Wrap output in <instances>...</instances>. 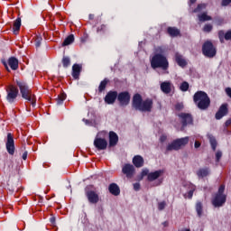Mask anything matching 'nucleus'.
Here are the masks:
<instances>
[{
	"label": "nucleus",
	"instance_id": "nucleus-1",
	"mask_svg": "<svg viewBox=\"0 0 231 231\" xmlns=\"http://www.w3.org/2000/svg\"><path fill=\"white\" fill-rule=\"evenodd\" d=\"M133 107L136 111L149 112L152 109V99L143 100L140 94H135L133 97Z\"/></svg>",
	"mask_w": 231,
	"mask_h": 231
},
{
	"label": "nucleus",
	"instance_id": "nucleus-2",
	"mask_svg": "<svg viewBox=\"0 0 231 231\" xmlns=\"http://www.w3.org/2000/svg\"><path fill=\"white\" fill-rule=\"evenodd\" d=\"M193 100L199 109H202L203 111H205V109H208L210 106V97H208V95L203 91H198L195 93Z\"/></svg>",
	"mask_w": 231,
	"mask_h": 231
},
{
	"label": "nucleus",
	"instance_id": "nucleus-3",
	"mask_svg": "<svg viewBox=\"0 0 231 231\" xmlns=\"http://www.w3.org/2000/svg\"><path fill=\"white\" fill-rule=\"evenodd\" d=\"M16 84L20 89V93L22 94V97L25 100H28V102H31V104L35 106V96L32 95V90L24 81H19L16 80Z\"/></svg>",
	"mask_w": 231,
	"mask_h": 231
},
{
	"label": "nucleus",
	"instance_id": "nucleus-4",
	"mask_svg": "<svg viewBox=\"0 0 231 231\" xmlns=\"http://www.w3.org/2000/svg\"><path fill=\"white\" fill-rule=\"evenodd\" d=\"M225 192V185H220L217 193L212 199V205L215 207H223L224 203H226V195L224 194Z\"/></svg>",
	"mask_w": 231,
	"mask_h": 231
},
{
	"label": "nucleus",
	"instance_id": "nucleus-5",
	"mask_svg": "<svg viewBox=\"0 0 231 231\" xmlns=\"http://www.w3.org/2000/svg\"><path fill=\"white\" fill-rule=\"evenodd\" d=\"M189 143V136L174 140L171 143H169L166 147V152L180 151L181 147H185Z\"/></svg>",
	"mask_w": 231,
	"mask_h": 231
},
{
	"label": "nucleus",
	"instance_id": "nucleus-6",
	"mask_svg": "<svg viewBox=\"0 0 231 231\" xmlns=\"http://www.w3.org/2000/svg\"><path fill=\"white\" fill-rule=\"evenodd\" d=\"M202 53L205 57L208 59H213V57L217 53L214 43L210 41H206L202 45Z\"/></svg>",
	"mask_w": 231,
	"mask_h": 231
},
{
	"label": "nucleus",
	"instance_id": "nucleus-7",
	"mask_svg": "<svg viewBox=\"0 0 231 231\" xmlns=\"http://www.w3.org/2000/svg\"><path fill=\"white\" fill-rule=\"evenodd\" d=\"M179 118H180V122L182 124L180 131H185V127H187V125H192L194 122L192 115L187 113L179 114Z\"/></svg>",
	"mask_w": 231,
	"mask_h": 231
},
{
	"label": "nucleus",
	"instance_id": "nucleus-8",
	"mask_svg": "<svg viewBox=\"0 0 231 231\" xmlns=\"http://www.w3.org/2000/svg\"><path fill=\"white\" fill-rule=\"evenodd\" d=\"M85 194L88 202H90L92 205H97V203H98L100 198L96 191L89 189V187L85 189Z\"/></svg>",
	"mask_w": 231,
	"mask_h": 231
},
{
	"label": "nucleus",
	"instance_id": "nucleus-9",
	"mask_svg": "<svg viewBox=\"0 0 231 231\" xmlns=\"http://www.w3.org/2000/svg\"><path fill=\"white\" fill-rule=\"evenodd\" d=\"M151 65L153 69H156V68L167 69V68L169 67V61H167V59H152L151 60Z\"/></svg>",
	"mask_w": 231,
	"mask_h": 231
},
{
	"label": "nucleus",
	"instance_id": "nucleus-10",
	"mask_svg": "<svg viewBox=\"0 0 231 231\" xmlns=\"http://www.w3.org/2000/svg\"><path fill=\"white\" fill-rule=\"evenodd\" d=\"M6 91V100H8L11 103L14 102V100L17 98V95H19V89H17L14 85H9Z\"/></svg>",
	"mask_w": 231,
	"mask_h": 231
},
{
	"label": "nucleus",
	"instance_id": "nucleus-11",
	"mask_svg": "<svg viewBox=\"0 0 231 231\" xmlns=\"http://www.w3.org/2000/svg\"><path fill=\"white\" fill-rule=\"evenodd\" d=\"M117 100L120 106H129V102H131V94L127 91L121 92L117 95Z\"/></svg>",
	"mask_w": 231,
	"mask_h": 231
},
{
	"label": "nucleus",
	"instance_id": "nucleus-12",
	"mask_svg": "<svg viewBox=\"0 0 231 231\" xmlns=\"http://www.w3.org/2000/svg\"><path fill=\"white\" fill-rule=\"evenodd\" d=\"M7 152L13 156L15 152V144L14 142V135L11 133L7 134V142H6Z\"/></svg>",
	"mask_w": 231,
	"mask_h": 231
},
{
	"label": "nucleus",
	"instance_id": "nucleus-13",
	"mask_svg": "<svg viewBox=\"0 0 231 231\" xmlns=\"http://www.w3.org/2000/svg\"><path fill=\"white\" fill-rule=\"evenodd\" d=\"M94 145L97 151H106L107 149V141L104 138L96 137Z\"/></svg>",
	"mask_w": 231,
	"mask_h": 231
},
{
	"label": "nucleus",
	"instance_id": "nucleus-14",
	"mask_svg": "<svg viewBox=\"0 0 231 231\" xmlns=\"http://www.w3.org/2000/svg\"><path fill=\"white\" fill-rule=\"evenodd\" d=\"M122 172L125 174L126 178H133L134 175V166L132 164H125Z\"/></svg>",
	"mask_w": 231,
	"mask_h": 231
},
{
	"label": "nucleus",
	"instance_id": "nucleus-15",
	"mask_svg": "<svg viewBox=\"0 0 231 231\" xmlns=\"http://www.w3.org/2000/svg\"><path fill=\"white\" fill-rule=\"evenodd\" d=\"M118 98V92L109 91L105 97L106 104H115V101Z\"/></svg>",
	"mask_w": 231,
	"mask_h": 231
},
{
	"label": "nucleus",
	"instance_id": "nucleus-16",
	"mask_svg": "<svg viewBox=\"0 0 231 231\" xmlns=\"http://www.w3.org/2000/svg\"><path fill=\"white\" fill-rule=\"evenodd\" d=\"M228 115V105L223 104L216 114L217 120H221L223 116Z\"/></svg>",
	"mask_w": 231,
	"mask_h": 231
},
{
	"label": "nucleus",
	"instance_id": "nucleus-17",
	"mask_svg": "<svg viewBox=\"0 0 231 231\" xmlns=\"http://www.w3.org/2000/svg\"><path fill=\"white\" fill-rule=\"evenodd\" d=\"M218 39L222 44L225 41H231V30L226 32L223 30L218 31Z\"/></svg>",
	"mask_w": 231,
	"mask_h": 231
},
{
	"label": "nucleus",
	"instance_id": "nucleus-18",
	"mask_svg": "<svg viewBox=\"0 0 231 231\" xmlns=\"http://www.w3.org/2000/svg\"><path fill=\"white\" fill-rule=\"evenodd\" d=\"M152 59H166L165 47L159 46L155 48L154 56Z\"/></svg>",
	"mask_w": 231,
	"mask_h": 231
},
{
	"label": "nucleus",
	"instance_id": "nucleus-19",
	"mask_svg": "<svg viewBox=\"0 0 231 231\" xmlns=\"http://www.w3.org/2000/svg\"><path fill=\"white\" fill-rule=\"evenodd\" d=\"M82 71V65L80 64H74L72 66V77L76 80L80 77V72Z\"/></svg>",
	"mask_w": 231,
	"mask_h": 231
},
{
	"label": "nucleus",
	"instance_id": "nucleus-20",
	"mask_svg": "<svg viewBox=\"0 0 231 231\" xmlns=\"http://www.w3.org/2000/svg\"><path fill=\"white\" fill-rule=\"evenodd\" d=\"M161 89L162 93L169 95L172 90V83H171V81H164L161 83Z\"/></svg>",
	"mask_w": 231,
	"mask_h": 231
},
{
	"label": "nucleus",
	"instance_id": "nucleus-21",
	"mask_svg": "<svg viewBox=\"0 0 231 231\" xmlns=\"http://www.w3.org/2000/svg\"><path fill=\"white\" fill-rule=\"evenodd\" d=\"M97 33L101 36L109 35V27L107 26V24L103 23L97 26Z\"/></svg>",
	"mask_w": 231,
	"mask_h": 231
},
{
	"label": "nucleus",
	"instance_id": "nucleus-22",
	"mask_svg": "<svg viewBox=\"0 0 231 231\" xmlns=\"http://www.w3.org/2000/svg\"><path fill=\"white\" fill-rule=\"evenodd\" d=\"M133 163L134 167H136L137 169L143 167V163H144L143 157H142L141 155H135L133 158Z\"/></svg>",
	"mask_w": 231,
	"mask_h": 231
},
{
	"label": "nucleus",
	"instance_id": "nucleus-23",
	"mask_svg": "<svg viewBox=\"0 0 231 231\" xmlns=\"http://www.w3.org/2000/svg\"><path fill=\"white\" fill-rule=\"evenodd\" d=\"M163 170H159L148 174V181H154V180H158L160 176L163 174Z\"/></svg>",
	"mask_w": 231,
	"mask_h": 231
},
{
	"label": "nucleus",
	"instance_id": "nucleus-24",
	"mask_svg": "<svg viewBox=\"0 0 231 231\" xmlns=\"http://www.w3.org/2000/svg\"><path fill=\"white\" fill-rule=\"evenodd\" d=\"M167 33L169 34L170 37H178L181 35V32L180 31V29L176 27H168Z\"/></svg>",
	"mask_w": 231,
	"mask_h": 231
},
{
	"label": "nucleus",
	"instance_id": "nucleus-25",
	"mask_svg": "<svg viewBox=\"0 0 231 231\" xmlns=\"http://www.w3.org/2000/svg\"><path fill=\"white\" fill-rule=\"evenodd\" d=\"M118 143V135L115 132L109 133V145L110 147H115Z\"/></svg>",
	"mask_w": 231,
	"mask_h": 231
},
{
	"label": "nucleus",
	"instance_id": "nucleus-26",
	"mask_svg": "<svg viewBox=\"0 0 231 231\" xmlns=\"http://www.w3.org/2000/svg\"><path fill=\"white\" fill-rule=\"evenodd\" d=\"M73 42H75V35L73 34H69V36H67L65 38V40L63 41V42L61 43V46H69L71 44H73Z\"/></svg>",
	"mask_w": 231,
	"mask_h": 231
},
{
	"label": "nucleus",
	"instance_id": "nucleus-27",
	"mask_svg": "<svg viewBox=\"0 0 231 231\" xmlns=\"http://www.w3.org/2000/svg\"><path fill=\"white\" fill-rule=\"evenodd\" d=\"M210 174V170L208 168H200L197 171V176L199 178H207Z\"/></svg>",
	"mask_w": 231,
	"mask_h": 231
},
{
	"label": "nucleus",
	"instance_id": "nucleus-28",
	"mask_svg": "<svg viewBox=\"0 0 231 231\" xmlns=\"http://www.w3.org/2000/svg\"><path fill=\"white\" fill-rule=\"evenodd\" d=\"M108 189L109 192H111L114 196H118L120 194V188L115 183L110 184Z\"/></svg>",
	"mask_w": 231,
	"mask_h": 231
},
{
	"label": "nucleus",
	"instance_id": "nucleus-29",
	"mask_svg": "<svg viewBox=\"0 0 231 231\" xmlns=\"http://www.w3.org/2000/svg\"><path fill=\"white\" fill-rule=\"evenodd\" d=\"M8 64L11 68V69H17L19 68V60L17 59H9L8 60Z\"/></svg>",
	"mask_w": 231,
	"mask_h": 231
},
{
	"label": "nucleus",
	"instance_id": "nucleus-30",
	"mask_svg": "<svg viewBox=\"0 0 231 231\" xmlns=\"http://www.w3.org/2000/svg\"><path fill=\"white\" fill-rule=\"evenodd\" d=\"M199 17V21L200 23H205L207 21H212V17L208 14H207V13H202L201 14L198 15Z\"/></svg>",
	"mask_w": 231,
	"mask_h": 231
},
{
	"label": "nucleus",
	"instance_id": "nucleus-31",
	"mask_svg": "<svg viewBox=\"0 0 231 231\" xmlns=\"http://www.w3.org/2000/svg\"><path fill=\"white\" fill-rule=\"evenodd\" d=\"M21 30V18H17L13 24V32L16 33V32H19Z\"/></svg>",
	"mask_w": 231,
	"mask_h": 231
},
{
	"label": "nucleus",
	"instance_id": "nucleus-32",
	"mask_svg": "<svg viewBox=\"0 0 231 231\" xmlns=\"http://www.w3.org/2000/svg\"><path fill=\"white\" fill-rule=\"evenodd\" d=\"M107 84H109V79H105L103 81H101V83L98 87L99 93H102V91H104L106 89Z\"/></svg>",
	"mask_w": 231,
	"mask_h": 231
},
{
	"label": "nucleus",
	"instance_id": "nucleus-33",
	"mask_svg": "<svg viewBox=\"0 0 231 231\" xmlns=\"http://www.w3.org/2000/svg\"><path fill=\"white\" fill-rule=\"evenodd\" d=\"M196 210H197V214H198L199 217H201V216L203 214V204H201V202H197Z\"/></svg>",
	"mask_w": 231,
	"mask_h": 231
},
{
	"label": "nucleus",
	"instance_id": "nucleus-34",
	"mask_svg": "<svg viewBox=\"0 0 231 231\" xmlns=\"http://www.w3.org/2000/svg\"><path fill=\"white\" fill-rule=\"evenodd\" d=\"M209 143L213 151H216V148L217 147V141H216L214 136H209Z\"/></svg>",
	"mask_w": 231,
	"mask_h": 231
},
{
	"label": "nucleus",
	"instance_id": "nucleus-35",
	"mask_svg": "<svg viewBox=\"0 0 231 231\" xmlns=\"http://www.w3.org/2000/svg\"><path fill=\"white\" fill-rule=\"evenodd\" d=\"M207 8V5L199 4L198 6L193 10L194 14H198L201 12V10H205Z\"/></svg>",
	"mask_w": 231,
	"mask_h": 231
},
{
	"label": "nucleus",
	"instance_id": "nucleus-36",
	"mask_svg": "<svg viewBox=\"0 0 231 231\" xmlns=\"http://www.w3.org/2000/svg\"><path fill=\"white\" fill-rule=\"evenodd\" d=\"M65 100H66V94L64 93L59 95L58 98H56V102L58 106H60V104H62V102H64Z\"/></svg>",
	"mask_w": 231,
	"mask_h": 231
},
{
	"label": "nucleus",
	"instance_id": "nucleus-37",
	"mask_svg": "<svg viewBox=\"0 0 231 231\" xmlns=\"http://www.w3.org/2000/svg\"><path fill=\"white\" fill-rule=\"evenodd\" d=\"M42 42V37L37 36L34 40V44L36 48H41V44Z\"/></svg>",
	"mask_w": 231,
	"mask_h": 231
},
{
	"label": "nucleus",
	"instance_id": "nucleus-38",
	"mask_svg": "<svg viewBox=\"0 0 231 231\" xmlns=\"http://www.w3.org/2000/svg\"><path fill=\"white\" fill-rule=\"evenodd\" d=\"M176 62L180 68H185V66H187V60H185V59H177Z\"/></svg>",
	"mask_w": 231,
	"mask_h": 231
},
{
	"label": "nucleus",
	"instance_id": "nucleus-39",
	"mask_svg": "<svg viewBox=\"0 0 231 231\" xmlns=\"http://www.w3.org/2000/svg\"><path fill=\"white\" fill-rule=\"evenodd\" d=\"M213 26L210 23H208L206 25H204L203 27V32H206L207 33H210V32H212Z\"/></svg>",
	"mask_w": 231,
	"mask_h": 231
},
{
	"label": "nucleus",
	"instance_id": "nucleus-40",
	"mask_svg": "<svg viewBox=\"0 0 231 231\" xmlns=\"http://www.w3.org/2000/svg\"><path fill=\"white\" fill-rule=\"evenodd\" d=\"M181 91H188L189 90V83L187 81H184L180 85Z\"/></svg>",
	"mask_w": 231,
	"mask_h": 231
},
{
	"label": "nucleus",
	"instance_id": "nucleus-41",
	"mask_svg": "<svg viewBox=\"0 0 231 231\" xmlns=\"http://www.w3.org/2000/svg\"><path fill=\"white\" fill-rule=\"evenodd\" d=\"M89 39V34L88 32H85L83 36L80 38L81 42H88V40Z\"/></svg>",
	"mask_w": 231,
	"mask_h": 231
},
{
	"label": "nucleus",
	"instance_id": "nucleus-42",
	"mask_svg": "<svg viewBox=\"0 0 231 231\" xmlns=\"http://www.w3.org/2000/svg\"><path fill=\"white\" fill-rule=\"evenodd\" d=\"M167 207V203L165 201H162L158 203V209L159 210H163Z\"/></svg>",
	"mask_w": 231,
	"mask_h": 231
},
{
	"label": "nucleus",
	"instance_id": "nucleus-43",
	"mask_svg": "<svg viewBox=\"0 0 231 231\" xmlns=\"http://www.w3.org/2000/svg\"><path fill=\"white\" fill-rule=\"evenodd\" d=\"M62 64H63L64 68H68V66H69V64H71V62L69 61V59H63Z\"/></svg>",
	"mask_w": 231,
	"mask_h": 231
},
{
	"label": "nucleus",
	"instance_id": "nucleus-44",
	"mask_svg": "<svg viewBox=\"0 0 231 231\" xmlns=\"http://www.w3.org/2000/svg\"><path fill=\"white\" fill-rule=\"evenodd\" d=\"M221 156H223V152H217V153H216V160H217V162H219V160H221Z\"/></svg>",
	"mask_w": 231,
	"mask_h": 231
},
{
	"label": "nucleus",
	"instance_id": "nucleus-45",
	"mask_svg": "<svg viewBox=\"0 0 231 231\" xmlns=\"http://www.w3.org/2000/svg\"><path fill=\"white\" fill-rule=\"evenodd\" d=\"M141 176H142V178H143L145 176H149V170H147V169L143 170Z\"/></svg>",
	"mask_w": 231,
	"mask_h": 231
},
{
	"label": "nucleus",
	"instance_id": "nucleus-46",
	"mask_svg": "<svg viewBox=\"0 0 231 231\" xmlns=\"http://www.w3.org/2000/svg\"><path fill=\"white\" fill-rule=\"evenodd\" d=\"M231 3V0H222V6H228V5Z\"/></svg>",
	"mask_w": 231,
	"mask_h": 231
},
{
	"label": "nucleus",
	"instance_id": "nucleus-47",
	"mask_svg": "<svg viewBox=\"0 0 231 231\" xmlns=\"http://www.w3.org/2000/svg\"><path fill=\"white\" fill-rule=\"evenodd\" d=\"M175 109H177V111H181V109H183V104H177Z\"/></svg>",
	"mask_w": 231,
	"mask_h": 231
},
{
	"label": "nucleus",
	"instance_id": "nucleus-48",
	"mask_svg": "<svg viewBox=\"0 0 231 231\" xmlns=\"http://www.w3.org/2000/svg\"><path fill=\"white\" fill-rule=\"evenodd\" d=\"M226 93L229 98H231V88H226Z\"/></svg>",
	"mask_w": 231,
	"mask_h": 231
},
{
	"label": "nucleus",
	"instance_id": "nucleus-49",
	"mask_svg": "<svg viewBox=\"0 0 231 231\" xmlns=\"http://www.w3.org/2000/svg\"><path fill=\"white\" fill-rule=\"evenodd\" d=\"M194 146L195 149H199V147H201V143H199V141H196Z\"/></svg>",
	"mask_w": 231,
	"mask_h": 231
},
{
	"label": "nucleus",
	"instance_id": "nucleus-50",
	"mask_svg": "<svg viewBox=\"0 0 231 231\" xmlns=\"http://www.w3.org/2000/svg\"><path fill=\"white\" fill-rule=\"evenodd\" d=\"M193 194H194V189H191V190L189 191L188 197H189V199H192Z\"/></svg>",
	"mask_w": 231,
	"mask_h": 231
},
{
	"label": "nucleus",
	"instance_id": "nucleus-51",
	"mask_svg": "<svg viewBox=\"0 0 231 231\" xmlns=\"http://www.w3.org/2000/svg\"><path fill=\"white\" fill-rule=\"evenodd\" d=\"M134 190H138L140 189V183H134Z\"/></svg>",
	"mask_w": 231,
	"mask_h": 231
},
{
	"label": "nucleus",
	"instance_id": "nucleus-52",
	"mask_svg": "<svg viewBox=\"0 0 231 231\" xmlns=\"http://www.w3.org/2000/svg\"><path fill=\"white\" fill-rule=\"evenodd\" d=\"M2 62H3V64H4L5 68V69H7L8 71H10V69L8 68V63H6V61H5V60H3Z\"/></svg>",
	"mask_w": 231,
	"mask_h": 231
},
{
	"label": "nucleus",
	"instance_id": "nucleus-53",
	"mask_svg": "<svg viewBox=\"0 0 231 231\" xmlns=\"http://www.w3.org/2000/svg\"><path fill=\"white\" fill-rule=\"evenodd\" d=\"M231 125V118H229L227 121H226V126L228 127Z\"/></svg>",
	"mask_w": 231,
	"mask_h": 231
},
{
	"label": "nucleus",
	"instance_id": "nucleus-54",
	"mask_svg": "<svg viewBox=\"0 0 231 231\" xmlns=\"http://www.w3.org/2000/svg\"><path fill=\"white\" fill-rule=\"evenodd\" d=\"M28 158V152L23 153V160H26Z\"/></svg>",
	"mask_w": 231,
	"mask_h": 231
},
{
	"label": "nucleus",
	"instance_id": "nucleus-55",
	"mask_svg": "<svg viewBox=\"0 0 231 231\" xmlns=\"http://www.w3.org/2000/svg\"><path fill=\"white\" fill-rule=\"evenodd\" d=\"M88 19H89V21H93V19H95V14H90L88 15Z\"/></svg>",
	"mask_w": 231,
	"mask_h": 231
},
{
	"label": "nucleus",
	"instance_id": "nucleus-56",
	"mask_svg": "<svg viewBox=\"0 0 231 231\" xmlns=\"http://www.w3.org/2000/svg\"><path fill=\"white\" fill-rule=\"evenodd\" d=\"M165 140H167V136H165V135L161 136V138H160L161 142H165Z\"/></svg>",
	"mask_w": 231,
	"mask_h": 231
},
{
	"label": "nucleus",
	"instance_id": "nucleus-57",
	"mask_svg": "<svg viewBox=\"0 0 231 231\" xmlns=\"http://www.w3.org/2000/svg\"><path fill=\"white\" fill-rule=\"evenodd\" d=\"M181 58H182L181 54L178 52L175 54V59H181Z\"/></svg>",
	"mask_w": 231,
	"mask_h": 231
},
{
	"label": "nucleus",
	"instance_id": "nucleus-58",
	"mask_svg": "<svg viewBox=\"0 0 231 231\" xmlns=\"http://www.w3.org/2000/svg\"><path fill=\"white\" fill-rule=\"evenodd\" d=\"M196 1H198V0H189V3H190L191 5H194V3H196Z\"/></svg>",
	"mask_w": 231,
	"mask_h": 231
},
{
	"label": "nucleus",
	"instance_id": "nucleus-59",
	"mask_svg": "<svg viewBox=\"0 0 231 231\" xmlns=\"http://www.w3.org/2000/svg\"><path fill=\"white\" fill-rule=\"evenodd\" d=\"M51 222L55 223V218L54 217L51 218Z\"/></svg>",
	"mask_w": 231,
	"mask_h": 231
},
{
	"label": "nucleus",
	"instance_id": "nucleus-60",
	"mask_svg": "<svg viewBox=\"0 0 231 231\" xmlns=\"http://www.w3.org/2000/svg\"><path fill=\"white\" fill-rule=\"evenodd\" d=\"M9 59H15V57L12 56V57H10Z\"/></svg>",
	"mask_w": 231,
	"mask_h": 231
},
{
	"label": "nucleus",
	"instance_id": "nucleus-61",
	"mask_svg": "<svg viewBox=\"0 0 231 231\" xmlns=\"http://www.w3.org/2000/svg\"><path fill=\"white\" fill-rule=\"evenodd\" d=\"M139 44H142V42H139Z\"/></svg>",
	"mask_w": 231,
	"mask_h": 231
}]
</instances>
